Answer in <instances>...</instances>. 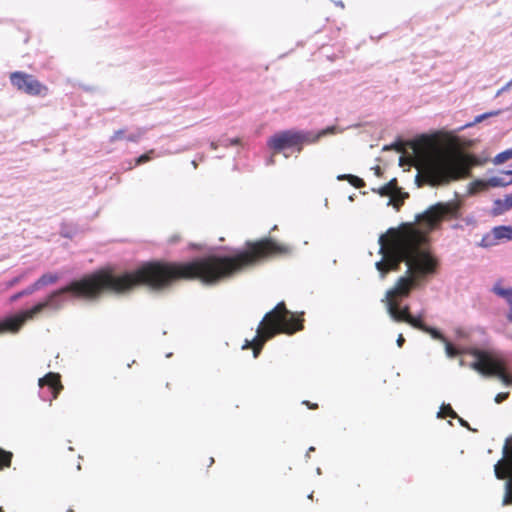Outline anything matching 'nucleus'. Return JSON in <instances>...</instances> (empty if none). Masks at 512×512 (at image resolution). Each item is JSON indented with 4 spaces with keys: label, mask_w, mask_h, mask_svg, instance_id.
Returning <instances> with one entry per match:
<instances>
[{
    "label": "nucleus",
    "mask_w": 512,
    "mask_h": 512,
    "mask_svg": "<svg viewBox=\"0 0 512 512\" xmlns=\"http://www.w3.org/2000/svg\"><path fill=\"white\" fill-rule=\"evenodd\" d=\"M338 180H347L350 184H352V174H342L337 176Z\"/></svg>",
    "instance_id": "28"
},
{
    "label": "nucleus",
    "mask_w": 512,
    "mask_h": 512,
    "mask_svg": "<svg viewBox=\"0 0 512 512\" xmlns=\"http://www.w3.org/2000/svg\"><path fill=\"white\" fill-rule=\"evenodd\" d=\"M179 280H199L211 285V255L188 263L150 261L132 272L121 275H115L110 269L98 270L53 291L31 309L3 319L0 321V333L18 332L27 320L34 318L45 308L60 309V296L65 293H70L76 298L94 299L102 292L122 294L141 285L161 290Z\"/></svg>",
    "instance_id": "1"
},
{
    "label": "nucleus",
    "mask_w": 512,
    "mask_h": 512,
    "mask_svg": "<svg viewBox=\"0 0 512 512\" xmlns=\"http://www.w3.org/2000/svg\"><path fill=\"white\" fill-rule=\"evenodd\" d=\"M408 193H404L398 187L396 192L390 197L389 204L392 205L396 210H399L403 205L404 200L408 198Z\"/></svg>",
    "instance_id": "13"
},
{
    "label": "nucleus",
    "mask_w": 512,
    "mask_h": 512,
    "mask_svg": "<svg viewBox=\"0 0 512 512\" xmlns=\"http://www.w3.org/2000/svg\"><path fill=\"white\" fill-rule=\"evenodd\" d=\"M12 457L11 452L0 448V470L11 466ZM0 512H4L2 508H0Z\"/></svg>",
    "instance_id": "15"
},
{
    "label": "nucleus",
    "mask_w": 512,
    "mask_h": 512,
    "mask_svg": "<svg viewBox=\"0 0 512 512\" xmlns=\"http://www.w3.org/2000/svg\"><path fill=\"white\" fill-rule=\"evenodd\" d=\"M509 159H512V149H507V150L497 154L494 158V163L502 164Z\"/></svg>",
    "instance_id": "19"
},
{
    "label": "nucleus",
    "mask_w": 512,
    "mask_h": 512,
    "mask_svg": "<svg viewBox=\"0 0 512 512\" xmlns=\"http://www.w3.org/2000/svg\"><path fill=\"white\" fill-rule=\"evenodd\" d=\"M28 291H30V286H29L28 288H26L25 290H23V291H21V292H19V293L15 294V295L12 297V300L14 301V300H17V299H19L20 297H22V296H24V295H30V294H32V293H33V292H28Z\"/></svg>",
    "instance_id": "26"
},
{
    "label": "nucleus",
    "mask_w": 512,
    "mask_h": 512,
    "mask_svg": "<svg viewBox=\"0 0 512 512\" xmlns=\"http://www.w3.org/2000/svg\"><path fill=\"white\" fill-rule=\"evenodd\" d=\"M500 183L496 180V179H492V185L496 186V185H499Z\"/></svg>",
    "instance_id": "36"
},
{
    "label": "nucleus",
    "mask_w": 512,
    "mask_h": 512,
    "mask_svg": "<svg viewBox=\"0 0 512 512\" xmlns=\"http://www.w3.org/2000/svg\"><path fill=\"white\" fill-rule=\"evenodd\" d=\"M493 235L496 239H511L512 238V228L507 226H498L493 229Z\"/></svg>",
    "instance_id": "16"
},
{
    "label": "nucleus",
    "mask_w": 512,
    "mask_h": 512,
    "mask_svg": "<svg viewBox=\"0 0 512 512\" xmlns=\"http://www.w3.org/2000/svg\"><path fill=\"white\" fill-rule=\"evenodd\" d=\"M443 343L445 344V350L449 357L452 358L460 354V351L457 348H455L453 344L449 342L447 339L446 341H443Z\"/></svg>",
    "instance_id": "20"
},
{
    "label": "nucleus",
    "mask_w": 512,
    "mask_h": 512,
    "mask_svg": "<svg viewBox=\"0 0 512 512\" xmlns=\"http://www.w3.org/2000/svg\"><path fill=\"white\" fill-rule=\"evenodd\" d=\"M425 333H428L433 339L439 340V341H446V338L444 335L438 331L437 329L425 325L424 329L422 330Z\"/></svg>",
    "instance_id": "18"
},
{
    "label": "nucleus",
    "mask_w": 512,
    "mask_h": 512,
    "mask_svg": "<svg viewBox=\"0 0 512 512\" xmlns=\"http://www.w3.org/2000/svg\"><path fill=\"white\" fill-rule=\"evenodd\" d=\"M335 127H328L319 131L318 133L303 132L296 130L280 131L272 135L268 141L267 146L273 151L274 154L284 152L288 149H293L298 153L302 151L305 144H312L317 142L321 137L328 134H333Z\"/></svg>",
    "instance_id": "5"
},
{
    "label": "nucleus",
    "mask_w": 512,
    "mask_h": 512,
    "mask_svg": "<svg viewBox=\"0 0 512 512\" xmlns=\"http://www.w3.org/2000/svg\"><path fill=\"white\" fill-rule=\"evenodd\" d=\"M388 311L392 318L397 322H407L412 317L408 306L399 307L397 299L388 300Z\"/></svg>",
    "instance_id": "9"
},
{
    "label": "nucleus",
    "mask_w": 512,
    "mask_h": 512,
    "mask_svg": "<svg viewBox=\"0 0 512 512\" xmlns=\"http://www.w3.org/2000/svg\"><path fill=\"white\" fill-rule=\"evenodd\" d=\"M439 418L451 417V418H459L457 413L452 409V407L447 405H442L440 411L438 412Z\"/></svg>",
    "instance_id": "17"
},
{
    "label": "nucleus",
    "mask_w": 512,
    "mask_h": 512,
    "mask_svg": "<svg viewBox=\"0 0 512 512\" xmlns=\"http://www.w3.org/2000/svg\"><path fill=\"white\" fill-rule=\"evenodd\" d=\"M23 276H19V277H16L14 278L11 282H10V286L18 283L21 279H22Z\"/></svg>",
    "instance_id": "31"
},
{
    "label": "nucleus",
    "mask_w": 512,
    "mask_h": 512,
    "mask_svg": "<svg viewBox=\"0 0 512 512\" xmlns=\"http://www.w3.org/2000/svg\"><path fill=\"white\" fill-rule=\"evenodd\" d=\"M459 209L458 201L439 202L416 216L417 224L425 230L415 223H402L379 237L382 259L376 263V268L382 276L399 270L402 262L408 267L409 275L400 277L387 292L388 300L407 297L421 279L436 273L438 261L430 251L428 232L442 220L457 218Z\"/></svg>",
    "instance_id": "2"
},
{
    "label": "nucleus",
    "mask_w": 512,
    "mask_h": 512,
    "mask_svg": "<svg viewBox=\"0 0 512 512\" xmlns=\"http://www.w3.org/2000/svg\"><path fill=\"white\" fill-rule=\"evenodd\" d=\"M38 384L40 387L47 386L50 389L52 399H56L60 391L63 389L60 375L54 372H49L44 377L40 378Z\"/></svg>",
    "instance_id": "8"
},
{
    "label": "nucleus",
    "mask_w": 512,
    "mask_h": 512,
    "mask_svg": "<svg viewBox=\"0 0 512 512\" xmlns=\"http://www.w3.org/2000/svg\"><path fill=\"white\" fill-rule=\"evenodd\" d=\"M406 323L410 324L414 328L419 329L421 331L424 329V327L426 325L423 323V321L421 320L420 317H413V316L410 319H408V321Z\"/></svg>",
    "instance_id": "22"
},
{
    "label": "nucleus",
    "mask_w": 512,
    "mask_h": 512,
    "mask_svg": "<svg viewBox=\"0 0 512 512\" xmlns=\"http://www.w3.org/2000/svg\"><path fill=\"white\" fill-rule=\"evenodd\" d=\"M486 187V184L481 180H476L472 183L473 191H479Z\"/></svg>",
    "instance_id": "24"
},
{
    "label": "nucleus",
    "mask_w": 512,
    "mask_h": 512,
    "mask_svg": "<svg viewBox=\"0 0 512 512\" xmlns=\"http://www.w3.org/2000/svg\"><path fill=\"white\" fill-rule=\"evenodd\" d=\"M303 404L306 405L309 409L315 410L318 408V404L311 403L309 401H303Z\"/></svg>",
    "instance_id": "29"
},
{
    "label": "nucleus",
    "mask_w": 512,
    "mask_h": 512,
    "mask_svg": "<svg viewBox=\"0 0 512 512\" xmlns=\"http://www.w3.org/2000/svg\"><path fill=\"white\" fill-rule=\"evenodd\" d=\"M509 397V392H501V393H498L495 397V402L496 403H502L503 401H505L507 398Z\"/></svg>",
    "instance_id": "25"
},
{
    "label": "nucleus",
    "mask_w": 512,
    "mask_h": 512,
    "mask_svg": "<svg viewBox=\"0 0 512 512\" xmlns=\"http://www.w3.org/2000/svg\"><path fill=\"white\" fill-rule=\"evenodd\" d=\"M404 342H405V339H404L403 335H402V334H400V335L398 336V338H397V345H398L399 347H402V345H403V343H404Z\"/></svg>",
    "instance_id": "30"
},
{
    "label": "nucleus",
    "mask_w": 512,
    "mask_h": 512,
    "mask_svg": "<svg viewBox=\"0 0 512 512\" xmlns=\"http://www.w3.org/2000/svg\"><path fill=\"white\" fill-rule=\"evenodd\" d=\"M459 421L461 422V424H462V425H467V424L463 421V419L459 418Z\"/></svg>",
    "instance_id": "38"
},
{
    "label": "nucleus",
    "mask_w": 512,
    "mask_h": 512,
    "mask_svg": "<svg viewBox=\"0 0 512 512\" xmlns=\"http://www.w3.org/2000/svg\"><path fill=\"white\" fill-rule=\"evenodd\" d=\"M67 512H74V510L73 509H68Z\"/></svg>",
    "instance_id": "40"
},
{
    "label": "nucleus",
    "mask_w": 512,
    "mask_h": 512,
    "mask_svg": "<svg viewBox=\"0 0 512 512\" xmlns=\"http://www.w3.org/2000/svg\"><path fill=\"white\" fill-rule=\"evenodd\" d=\"M393 147L398 151L400 152L402 150V145L400 143H396L393 145Z\"/></svg>",
    "instance_id": "33"
},
{
    "label": "nucleus",
    "mask_w": 512,
    "mask_h": 512,
    "mask_svg": "<svg viewBox=\"0 0 512 512\" xmlns=\"http://www.w3.org/2000/svg\"><path fill=\"white\" fill-rule=\"evenodd\" d=\"M139 137H140V133L139 134H131V135L126 136V130L119 129V130L115 131L113 133V135L110 137V142L114 143V142H117V141H120L123 139H126L130 142H136V141H138Z\"/></svg>",
    "instance_id": "12"
},
{
    "label": "nucleus",
    "mask_w": 512,
    "mask_h": 512,
    "mask_svg": "<svg viewBox=\"0 0 512 512\" xmlns=\"http://www.w3.org/2000/svg\"><path fill=\"white\" fill-rule=\"evenodd\" d=\"M314 451H315V448H314L313 446H311V447L307 450V452H306V457H307V458H310V455H311V454H312V452H314Z\"/></svg>",
    "instance_id": "32"
},
{
    "label": "nucleus",
    "mask_w": 512,
    "mask_h": 512,
    "mask_svg": "<svg viewBox=\"0 0 512 512\" xmlns=\"http://www.w3.org/2000/svg\"><path fill=\"white\" fill-rule=\"evenodd\" d=\"M476 358L471 367L485 376H496L505 385L512 386V374L507 372L506 363L498 358L492 357L488 352L471 349L469 352Z\"/></svg>",
    "instance_id": "6"
},
{
    "label": "nucleus",
    "mask_w": 512,
    "mask_h": 512,
    "mask_svg": "<svg viewBox=\"0 0 512 512\" xmlns=\"http://www.w3.org/2000/svg\"><path fill=\"white\" fill-rule=\"evenodd\" d=\"M154 154V150L151 149L148 152L142 154L135 160L136 165L144 164L152 159V155Z\"/></svg>",
    "instance_id": "21"
},
{
    "label": "nucleus",
    "mask_w": 512,
    "mask_h": 512,
    "mask_svg": "<svg viewBox=\"0 0 512 512\" xmlns=\"http://www.w3.org/2000/svg\"><path fill=\"white\" fill-rule=\"evenodd\" d=\"M11 84L19 91L31 96H46L48 87L38 81L33 75L16 71L10 74Z\"/></svg>",
    "instance_id": "7"
},
{
    "label": "nucleus",
    "mask_w": 512,
    "mask_h": 512,
    "mask_svg": "<svg viewBox=\"0 0 512 512\" xmlns=\"http://www.w3.org/2000/svg\"><path fill=\"white\" fill-rule=\"evenodd\" d=\"M59 280V275L55 273L43 274L37 281L30 285L29 292H35L42 287L56 283Z\"/></svg>",
    "instance_id": "11"
},
{
    "label": "nucleus",
    "mask_w": 512,
    "mask_h": 512,
    "mask_svg": "<svg viewBox=\"0 0 512 512\" xmlns=\"http://www.w3.org/2000/svg\"><path fill=\"white\" fill-rule=\"evenodd\" d=\"M507 184H512V179Z\"/></svg>",
    "instance_id": "41"
},
{
    "label": "nucleus",
    "mask_w": 512,
    "mask_h": 512,
    "mask_svg": "<svg viewBox=\"0 0 512 512\" xmlns=\"http://www.w3.org/2000/svg\"><path fill=\"white\" fill-rule=\"evenodd\" d=\"M508 319L512 321V311L508 314Z\"/></svg>",
    "instance_id": "37"
},
{
    "label": "nucleus",
    "mask_w": 512,
    "mask_h": 512,
    "mask_svg": "<svg viewBox=\"0 0 512 512\" xmlns=\"http://www.w3.org/2000/svg\"><path fill=\"white\" fill-rule=\"evenodd\" d=\"M364 186L363 179L354 175V188H361Z\"/></svg>",
    "instance_id": "27"
},
{
    "label": "nucleus",
    "mask_w": 512,
    "mask_h": 512,
    "mask_svg": "<svg viewBox=\"0 0 512 512\" xmlns=\"http://www.w3.org/2000/svg\"><path fill=\"white\" fill-rule=\"evenodd\" d=\"M303 329V319L291 313L284 302L278 303L266 313L259 323L256 336L246 340L243 349L252 348L254 357H258L264 344L278 334L292 335Z\"/></svg>",
    "instance_id": "4"
},
{
    "label": "nucleus",
    "mask_w": 512,
    "mask_h": 512,
    "mask_svg": "<svg viewBox=\"0 0 512 512\" xmlns=\"http://www.w3.org/2000/svg\"><path fill=\"white\" fill-rule=\"evenodd\" d=\"M484 117H485V115H481V116L477 119V121H480V120H481L482 118H484Z\"/></svg>",
    "instance_id": "39"
},
{
    "label": "nucleus",
    "mask_w": 512,
    "mask_h": 512,
    "mask_svg": "<svg viewBox=\"0 0 512 512\" xmlns=\"http://www.w3.org/2000/svg\"><path fill=\"white\" fill-rule=\"evenodd\" d=\"M397 188H398L397 180L396 179H392L387 184H385L384 186L380 187L378 189V193L381 196H389V197H391L396 192Z\"/></svg>",
    "instance_id": "14"
},
{
    "label": "nucleus",
    "mask_w": 512,
    "mask_h": 512,
    "mask_svg": "<svg viewBox=\"0 0 512 512\" xmlns=\"http://www.w3.org/2000/svg\"><path fill=\"white\" fill-rule=\"evenodd\" d=\"M476 164L473 156L456 148H433L420 158V172L431 186H445L469 176Z\"/></svg>",
    "instance_id": "3"
},
{
    "label": "nucleus",
    "mask_w": 512,
    "mask_h": 512,
    "mask_svg": "<svg viewBox=\"0 0 512 512\" xmlns=\"http://www.w3.org/2000/svg\"><path fill=\"white\" fill-rule=\"evenodd\" d=\"M238 143H239V139L238 138L229 140V144H231V145H236Z\"/></svg>",
    "instance_id": "34"
},
{
    "label": "nucleus",
    "mask_w": 512,
    "mask_h": 512,
    "mask_svg": "<svg viewBox=\"0 0 512 512\" xmlns=\"http://www.w3.org/2000/svg\"><path fill=\"white\" fill-rule=\"evenodd\" d=\"M512 208V193L506 195L503 199H496L493 202L491 214L493 216H499Z\"/></svg>",
    "instance_id": "10"
},
{
    "label": "nucleus",
    "mask_w": 512,
    "mask_h": 512,
    "mask_svg": "<svg viewBox=\"0 0 512 512\" xmlns=\"http://www.w3.org/2000/svg\"><path fill=\"white\" fill-rule=\"evenodd\" d=\"M211 148H212L213 150H216V149H217V144H216L215 142H212V143H211Z\"/></svg>",
    "instance_id": "35"
},
{
    "label": "nucleus",
    "mask_w": 512,
    "mask_h": 512,
    "mask_svg": "<svg viewBox=\"0 0 512 512\" xmlns=\"http://www.w3.org/2000/svg\"><path fill=\"white\" fill-rule=\"evenodd\" d=\"M505 503L512 504V480L509 481L507 484V493H506V497H505Z\"/></svg>",
    "instance_id": "23"
},
{
    "label": "nucleus",
    "mask_w": 512,
    "mask_h": 512,
    "mask_svg": "<svg viewBox=\"0 0 512 512\" xmlns=\"http://www.w3.org/2000/svg\"><path fill=\"white\" fill-rule=\"evenodd\" d=\"M510 338L512 339V334L510 335Z\"/></svg>",
    "instance_id": "42"
}]
</instances>
